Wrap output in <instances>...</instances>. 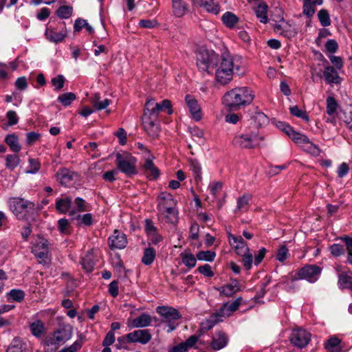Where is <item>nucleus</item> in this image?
I'll return each instance as SVG.
<instances>
[{"label":"nucleus","mask_w":352,"mask_h":352,"mask_svg":"<svg viewBox=\"0 0 352 352\" xmlns=\"http://www.w3.org/2000/svg\"><path fill=\"white\" fill-rule=\"evenodd\" d=\"M100 94L96 93L91 98V102L96 110H102L106 109L110 104V100L107 98L102 101L100 100Z\"/></svg>","instance_id":"38"},{"label":"nucleus","mask_w":352,"mask_h":352,"mask_svg":"<svg viewBox=\"0 0 352 352\" xmlns=\"http://www.w3.org/2000/svg\"><path fill=\"white\" fill-rule=\"evenodd\" d=\"M228 239L231 246L234 249L238 255H243L248 252L249 248L241 236H234L228 233Z\"/></svg>","instance_id":"13"},{"label":"nucleus","mask_w":352,"mask_h":352,"mask_svg":"<svg viewBox=\"0 0 352 352\" xmlns=\"http://www.w3.org/2000/svg\"><path fill=\"white\" fill-rule=\"evenodd\" d=\"M322 269L316 265H305L298 270V277H292V280L303 279L309 283H315L319 278Z\"/></svg>","instance_id":"6"},{"label":"nucleus","mask_w":352,"mask_h":352,"mask_svg":"<svg viewBox=\"0 0 352 352\" xmlns=\"http://www.w3.org/2000/svg\"><path fill=\"white\" fill-rule=\"evenodd\" d=\"M45 35L49 41L58 43L63 42L67 36V30L65 28L61 32H57L54 28L50 26L46 28Z\"/></svg>","instance_id":"20"},{"label":"nucleus","mask_w":352,"mask_h":352,"mask_svg":"<svg viewBox=\"0 0 352 352\" xmlns=\"http://www.w3.org/2000/svg\"><path fill=\"white\" fill-rule=\"evenodd\" d=\"M157 208L159 213L164 212L165 210L175 207L177 201L173 195L167 192H162L157 197Z\"/></svg>","instance_id":"9"},{"label":"nucleus","mask_w":352,"mask_h":352,"mask_svg":"<svg viewBox=\"0 0 352 352\" xmlns=\"http://www.w3.org/2000/svg\"><path fill=\"white\" fill-rule=\"evenodd\" d=\"M56 13L59 18L67 19L72 15L73 8L70 6H61L57 9Z\"/></svg>","instance_id":"47"},{"label":"nucleus","mask_w":352,"mask_h":352,"mask_svg":"<svg viewBox=\"0 0 352 352\" xmlns=\"http://www.w3.org/2000/svg\"><path fill=\"white\" fill-rule=\"evenodd\" d=\"M26 349V344L19 338H14L6 352H24Z\"/></svg>","instance_id":"39"},{"label":"nucleus","mask_w":352,"mask_h":352,"mask_svg":"<svg viewBox=\"0 0 352 352\" xmlns=\"http://www.w3.org/2000/svg\"><path fill=\"white\" fill-rule=\"evenodd\" d=\"M219 316H217V312L215 315L212 316L210 318L206 320L201 324V329L204 331L210 330L219 320Z\"/></svg>","instance_id":"48"},{"label":"nucleus","mask_w":352,"mask_h":352,"mask_svg":"<svg viewBox=\"0 0 352 352\" xmlns=\"http://www.w3.org/2000/svg\"><path fill=\"white\" fill-rule=\"evenodd\" d=\"M44 324L40 320L32 322L30 325L31 332L36 337L41 336L44 332Z\"/></svg>","instance_id":"46"},{"label":"nucleus","mask_w":352,"mask_h":352,"mask_svg":"<svg viewBox=\"0 0 352 352\" xmlns=\"http://www.w3.org/2000/svg\"><path fill=\"white\" fill-rule=\"evenodd\" d=\"M241 302L242 298L239 297L230 304L224 303L217 311V316H219V318L230 316L232 313L238 309L239 307L241 304Z\"/></svg>","instance_id":"21"},{"label":"nucleus","mask_w":352,"mask_h":352,"mask_svg":"<svg viewBox=\"0 0 352 352\" xmlns=\"http://www.w3.org/2000/svg\"><path fill=\"white\" fill-rule=\"evenodd\" d=\"M29 166L28 168L25 170V173L27 174H35L36 173L40 168L41 164L38 160L34 158H29Z\"/></svg>","instance_id":"59"},{"label":"nucleus","mask_w":352,"mask_h":352,"mask_svg":"<svg viewBox=\"0 0 352 352\" xmlns=\"http://www.w3.org/2000/svg\"><path fill=\"white\" fill-rule=\"evenodd\" d=\"M289 111L290 113L294 116L300 118L306 122H308L309 120V118L307 112L302 111L296 105L290 107Z\"/></svg>","instance_id":"57"},{"label":"nucleus","mask_w":352,"mask_h":352,"mask_svg":"<svg viewBox=\"0 0 352 352\" xmlns=\"http://www.w3.org/2000/svg\"><path fill=\"white\" fill-rule=\"evenodd\" d=\"M316 5L311 0H304L303 14L307 17H311L315 13Z\"/></svg>","instance_id":"55"},{"label":"nucleus","mask_w":352,"mask_h":352,"mask_svg":"<svg viewBox=\"0 0 352 352\" xmlns=\"http://www.w3.org/2000/svg\"><path fill=\"white\" fill-rule=\"evenodd\" d=\"M221 20L223 24L230 29L233 28L239 22L237 16L231 12H225L221 16Z\"/></svg>","instance_id":"37"},{"label":"nucleus","mask_w":352,"mask_h":352,"mask_svg":"<svg viewBox=\"0 0 352 352\" xmlns=\"http://www.w3.org/2000/svg\"><path fill=\"white\" fill-rule=\"evenodd\" d=\"M60 342L56 340V337L53 334L52 336L46 338L44 342L45 349L48 352H52L56 351Z\"/></svg>","instance_id":"41"},{"label":"nucleus","mask_w":352,"mask_h":352,"mask_svg":"<svg viewBox=\"0 0 352 352\" xmlns=\"http://www.w3.org/2000/svg\"><path fill=\"white\" fill-rule=\"evenodd\" d=\"M190 169L192 170L195 178H201V166L200 163L197 160H190Z\"/></svg>","instance_id":"62"},{"label":"nucleus","mask_w":352,"mask_h":352,"mask_svg":"<svg viewBox=\"0 0 352 352\" xmlns=\"http://www.w3.org/2000/svg\"><path fill=\"white\" fill-rule=\"evenodd\" d=\"M127 338L129 343L138 342L146 344L151 341L152 336L148 329H138L127 333Z\"/></svg>","instance_id":"10"},{"label":"nucleus","mask_w":352,"mask_h":352,"mask_svg":"<svg viewBox=\"0 0 352 352\" xmlns=\"http://www.w3.org/2000/svg\"><path fill=\"white\" fill-rule=\"evenodd\" d=\"M65 82V78L62 74H59L51 80V82L54 87L55 91L61 90L64 87Z\"/></svg>","instance_id":"60"},{"label":"nucleus","mask_w":352,"mask_h":352,"mask_svg":"<svg viewBox=\"0 0 352 352\" xmlns=\"http://www.w3.org/2000/svg\"><path fill=\"white\" fill-rule=\"evenodd\" d=\"M8 296L12 298V300L21 302L24 300L25 292L22 289H13L10 291Z\"/></svg>","instance_id":"56"},{"label":"nucleus","mask_w":352,"mask_h":352,"mask_svg":"<svg viewBox=\"0 0 352 352\" xmlns=\"http://www.w3.org/2000/svg\"><path fill=\"white\" fill-rule=\"evenodd\" d=\"M172 7L176 17L183 16L188 10V4L184 0H172Z\"/></svg>","instance_id":"29"},{"label":"nucleus","mask_w":352,"mask_h":352,"mask_svg":"<svg viewBox=\"0 0 352 352\" xmlns=\"http://www.w3.org/2000/svg\"><path fill=\"white\" fill-rule=\"evenodd\" d=\"M318 19L323 27L331 25L329 14L326 10H320L318 13Z\"/></svg>","instance_id":"61"},{"label":"nucleus","mask_w":352,"mask_h":352,"mask_svg":"<svg viewBox=\"0 0 352 352\" xmlns=\"http://www.w3.org/2000/svg\"><path fill=\"white\" fill-rule=\"evenodd\" d=\"M156 251L153 248L148 247L144 249L143 256L142 258V262L145 265H151L155 258Z\"/></svg>","instance_id":"40"},{"label":"nucleus","mask_w":352,"mask_h":352,"mask_svg":"<svg viewBox=\"0 0 352 352\" xmlns=\"http://www.w3.org/2000/svg\"><path fill=\"white\" fill-rule=\"evenodd\" d=\"M152 318L148 314H142L138 317L132 320L131 327L133 328H143L151 325Z\"/></svg>","instance_id":"28"},{"label":"nucleus","mask_w":352,"mask_h":352,"mask_svg":"<svg viewBox=\"0 0 352 352\" xmlns=\"http://www.w3.org/2000/svg\"><path fill=\"white\" fill-rule=\"evenodd\" d=\"M81 264L83 269L86 270V272H92L95 265L92 254H88L85 257H83L81 261Z\"/></svg>","instance_id":"51"},{"label":"nucleus","mask_w":352,"mask_h":352,"mask_svg":"<svg viewBox=\"0 0 352 352\" xmlns=\"http://www.w3.org/2000/svg\"><path fill=\"white\" fill-rule=\"evenodd\" d=\"M338 286L340 289H352V276L346 272L339 273Z\"/></svg>","instance_id":"30"},{"label":"nucleus","mask_w":352,"mask_h":352,"mask_svg":"<svg viewBox=\"0 0 352 352\" xmlns=\"http://www.w3.org/2000/svg\"><path fill=\"white\" fill-rule=\"evenodd\" d=\"M21 162L19 155H7L6 157V166L7 168L13 170Z\"/></svg>","instance_id":"45"},{"label":"nucleus","mask_w":352,"mask_h":352,"mask_svg":"<svg viewBox=\"0 0 352 352\" xmlns=\"http://www.w3.org/2000/svg\"><path fill=\"white\" fill-rule=\"evenodd\" d=\"M57 175L62 185L68 186L77 176V173L67 168H62L57 173Z\"/></svg>","instance_id":"27"},{"label":"nucleus","mask_w":352,"mask_h":352,"mask_svg":"<svg viewBox=\"0 0 352 352\" xmlns=\"http://www.w3.org/2000/svg\"><path fill=\"white\" fill-rule=\"evenodd\" d=\"M56 340L64 343L69 340L72 336V327L70 325H63L54 333Z\"/></svg>","instance_id":"23"},{"label":"nucleus","mask_w":352,"mask_h":352,"mask_svg":"<svg viewBox=\"0 0 352 352\" xmlns=\"http://www.w3.org/2000/svg\"><path fill=\"white\" fill-rule=\"evenodd\" d=\"M342 239L345 242L346 249L348 253L347 261L352 265V238L344 236Z\"/></svg>","instance_id":"64"},{"label":"nucleus","mask_w":352,"mask_h":352,"mask_svg":"<svg viewBox=\"0 0 352 352\" xmlns=\"http://www.w3.org/2000/svg\"><path fill=\"white\" fill-rule=\"evenodd\" d=\"M72 199L70 197L58 198L56 200V209L63 214L69 212L72 210Z\"/></svg>","instance_id":"25"},{"label":"nucleus","mask_w":352,"mask_h":352,"mask_svg":"<svg viewBox=\"0 0 352 352\" xmlns=\"http://www.w3.org/2000/svg\"><path fill=\"white\" fill-rule=\"evenodd\" d=\"M155 104L156 108L160 112L167 111L168 115L173 113L172 104L169 100H164L161 102H155Z\"/></svg>","instance_id":"58"},{"label":"nucleus","mask_w":352,"mask_h":352,"mask_svg":"<svg viewBox=\"0 0 352 352\" xmlns=\"http://www.w3.org/2000/svg\"><path fill=\"white\" fill-rule=\"evenodd\" d=\"M157 312L164 318V322H173L182 317L179 312L171 307L159 306L157 307Z\"/></svg>","instance_id":"14"},{"label":"nucleus","mask_w":352,"mask_h":352,"mask_svg":"<svg viewBox=\"0 0 352 352\" xmlns=\"http://www.w3.org/2000/svg\"><path fill=\"white\" fill-rule=\"evenodd\" d=\"M142 124L146 133L153 138H157L160 133L161 129L157 120L151 119L149 117H142Z\"/></svg>","instance_id":"12"},{"label":"nucleus","mask_w":352,"mask_h":352,"mask_svg":"<svg viewBox=\"0 0 352 352\" xmlns=\"http://www.w3.org/2000/svg\"><path fill=\"white\" fill-rule=\"evenodd\" d=\"M252 91L247 87H236L227 91L223 98L224 104L231 109H238L250 104L254 100Z\"/></svg>","instance_id":"2"},{"label":"nucleus","mask_w":352,"mask_h":352,"mask_svg":"<svg viewBox=\"0 0 352 352\" xmlns=\"http://www.w3.org/2000/svg\"><path fill=\"white\" fill-rule=\"evenodd\" d=\"M302 148L307 153H309L312 156L318 157L320 155L321 153V150L316 144L311 142L309 139L307 142H306Z\"/></svg>","instance_id":"44"},{"label":"nucleus","mask_w":352,"mask_h":352,"mask_svg":"<svg viewBox=\"0 0 352 352\" xmlns=\"http://www.w3.org/2000/svg\"><path fill=\"white\" fill-rule=\"evenodd\" d=\"M76 99V96L74 93L67 92L58 96L57 101L61 103L64 107L69 106L72 102Z\"/></svg>","instance_id":"42"},{"label":"nucleus","mask_w":352,"mask_h":352,"mask_svg":"<svg viewBox=\"0 0 352 352\" xmlns=\"http://www.w3.org/2000/svg\"><path fill=\"white\" fill-rule=\"evenodd\" d=\"M331 254L334 256H340L344 255L345 249L343 245L339 243H334L329 247Z\"/></svg>","instance_id":"63"},{"label":"nucleus","mask_w":352,"mask_h":352,"mask_svg":"<svg viewBox=\"0 0 352 352\" xmlns=\"http://www.w3.org/2000/svg\"><path fill=\"white\" fill-rule=\"evenodd\" d=\"M324 348L328 352H342L341 340L332 336L324 343Z\"/></svg>","instance_id":"31"},{"label":"nucleus","mask_w":352,"mask_h":352,"mask_svg":"<svg viewBox=\"0 0 352 352\" xmlns=\"http://www.w3.org/2000/svg\"><path fill=\"white\" fill-rule=\"evenodd\" d=\"M197 6L204 8L206 12L213 14H218L220 12V6L214 0H191Z\"/></svg>","instance_id":"18"},{"label":"nucleus","mask_w":352,"mask_h":352,"mask_svg":"<svg viewBox=\"0 0 352 352\" xmlns=\"http://www.w3.org/2000/svg\"><path fill=\"white\" fill-rule=\"evenodd\" d=\"M9 207L12 212L19 219H23L25 217V212L34 210V203L23 198L14 197L8 201Z\"/></svg>","instance_id":"5"},{"label":"nucleus","mask_w":352,"mask_h":352,"mask_svg":"<svg viewBox=\"0 0 352 352\" xmlns=\"http://www.w3.org/2000/svg\"><path fill=\"white\" fill-rule=\"evenodd\" d=\"M267 10L268 6L265 2L260 3L254 8L256 16L262 23H267L268 21Z\"/></svg>","instance_id":"33"},{"label":"nucleus","mask_w":352,"mask_h":352,"mask_svg":"<svg viewBox=\"0 0 352 352\" xmlns=\"http://www.w3.org/2000/svg\"><path fill=\"white\" fill-rule=\"evenodd\" d=\"M82 28H86L87 31L89 34H93L94 32V28L87 23L86 20L81 18H78L74 23V32H80Z\"/></svg>","instance_id":"43"},{"label":"nucleus","mask_w":352,"mask_h":352,"mask_svg":"<svg viewBox=\"0 0 352 352\" xmlns=\"http://www.w3.org/2000/svg\"><path fill=\"white\" fill-rule=\"evenodd\" d=\"M274 30L276 33L287 38L294 37L298 33V29L296 28V25L285 21L283 17L278 23L274 25Z\"/></svg>","instance_id":"8"},{"label":"nucleus","mask_w":352,"mask_h":352,"mask_svg":"<svg viewBox=\"0 0 352 352\" xmlns=\"http://www.w3.org/2000/svg\"><path fill=\"white\" fill-rule=\"evenodd\" d=\"M263 140V137L259 135L258 133H245L236 135L232 140V144L239 148L250 149L259 146L261 141Z\"/></svg>","instance_id":"4"},{"label":"nucleus","mask_w":352,"mask_h":352,"mask_svg":"<svg viewBox=\"0 0 352 352\" xmlns=\"http://www.w3.org/2000/svg\"><path fill=\"white\" fill-rule=\"evenodd\" d=\"M324 77L327 83H338L339 76L335 68L332 66H327L325 67L323 72Z\"/></svg>","instance_id":"34"},{"label":"nucleus","mask_w":352,"mask_h":352,"mask_svg":"<svg viewBox=\"0 0 352 352\" xmlns=\"http://www.w3.org/2000/svg\"><path fill=\"white\" fill-rule=\"evenodd\" d=\"M116 157L117 170L128 177H131L137 174V159L130 153H118L116 155Z\"/></svg>","instance_id":"3"},{"label":"nucleus","mask_w":352,"mask_h":352,"mask_svg":"<svg viewBox=\"0 0 352 352\" xmlns=\"http://www.w3.org/2000/svg\"><path fill=\"white\" fill-rule=\"evenodd\" d=\"M111 249H123L126 246L127 239L124 233L115 230L113 234L109 237Z\"/></svg>","instance_id":"16"},{"label":"nucleus","mask_w":352,"mask_h":352,"mask_svg":"<svg viewBox=\"0 0 352 352\" xmlns=\"http://www.w3.org/2000/svg\"><path fill=\"white\" fill-rule=\"evenodd\" d=\"M234 281H235V285L228 284V285L216 288V289L219 292L221 295L225 296L226 297H230L239 290L238 280L235 279Z\"/></svg>","instance_id":"32"},{"label":"nucleus","mask_w":352,"mask_h":352,"mask_svg":"<svg viewBox=\"0 0 352 352\" xmlns=\"http://www.w3.org/2000/svg\"><path fill=\"white\" fill-rule=\"evenodd\" d=\"M153 158L154 157H153L152 159H146L142 166L144 173L146 175L147 178L151 180L157 179L160 176V170L154 164L153 162Z\"/></svg>","instance_id":"22"},{"label":"nucleus","mask_w":352,"mask_h":352,"mask_svg":"<svg viewBox=\"0 0 352 352\" xmlns=\"http://www.w3.org/2000/svg\"><path fill=\"white\" fill-rule=\"evenodd\" d=\"M251 120L256 128L263 127L269 123L268 117L258 108L252 113Z\"/></svg>","instance_id":"26"},{"label":"nucleus","mask_w":352,"mask_h":352,"mask_svg":"<svg viewBox=\"0 0 352 352\" xmlns=\"http://www.w3.org/2000/svg\"><path fill=\"white\" fill-rule=\"evenodd\" d=\"M338 107V104L336 100L332 97L329 96L327 98V113L329 116L333 115Z\"/></svg>","instance_id":"54"},{"label":"nucleus","mask_w":352,"mask_h":352,"mask_svg":"<svg viewBox=\"0 0 352 352\" xmlns=\"http://www.w3.org/2000/svg\"><path fill=\"white\" fill-rule=\"evenodd\" d=\"M229 338L223 331H217L212 337L211 347L215 351H219L226 347L228 343Z\"/></svg>","instance_id":"17"},{"label":"nucleus","mask_w":352,"mask_h":352,"mask_svg":"<svg viewBox=\"0 0 352 352\" xmlns=\"http://www.w3.org/2000/svg\"><path fill=\"white\" fill-rule=\"evenodd\" d=\"M215 256V252L210 250L200 251L196 255V257L198 260L206 261L208 262L213 261Z\"/></svg>","instance_id":"53"},{"label":"nucleus","mask_w":352,"mask_h":352,"mask_svg":"<svg viewBox=\"0 0 352 352\" xmlns=\"http://www.w3.org/2000/svg\"><path fill=\"white\" fill-rule=\"evenodd\" d=\"M160 214L164 217L166 222L168 223L176 224L178 222L179 212L175 207L166 210Z\"/></svg>","instance_id":"36"},{"label":"nucleus","mask_w":352,"mask_h":352,"mask_svg":"<svg viewBox=\"0 0 352 352\" xmlns=\"http://www.w3.org/2000/svg\"><path fill=\"white\" fill-rule=\"evenodd\" d=\"M197 66L201 72L211 73L214 68L229 69L236 71V75L245 72L242 58L233 56L229 52H224L219 56L213 51L201 50L197 56Z\"/></svg>","instance_id":"1"},{"label":"nucleus","mask_w":352,"mask_h":352,"mask_svg":"<svg viewBox=\"0 0 352 352\" xmlns=\"http://www.w3.org/2000/svg\"><path fill=\"white\" fill-rule=\"evenodd\" d=\"M5 142L9 146L10 150L14 153H19L21 150L18 136L14 133L7 135L5 138Z\"/></svg>","instance_id":"35"},{"label":"nucleus","mask_w":352,"mask_h":352,"mask_svg":"<svg viewBox=\"0 0 352 352\" xmlns=\"http://www.w3.org/2000/svg\"><path fill=\"white\" fill-rule=\"evenodd\" d=\"M292 141L298 144V146H300V147H302L303 145L307 142L309 138L307 135H304V134H302L300 133H298L297 131H294L291 138H290Z\"/></svg>","instance_id":"52"},{"label":"nucleus","mask_w":352,"mask_h":352,"mask_svg":"<svg viewBox=\"0 0 352 352\" xmlns=\"http://www.w3.org/2000/svg\"><path fill=\"white\" fill-rule=\"evenodd\" d=\"M75 208H72L69 212V215H74L77 212H84L87 210L86 208V202L85 201L80 197H76L74 200Z\"/></svg>","instance_id":"50"},{"label":"nucleus","mask_w":352,"mask_h":352,"mask_svg":"<svg viewBox=\"0 0 352 352\" xmlns=\"http://www.w3.org/2000/svg\"><path fill=\"white\" fill-rule=\"evenodd\" d=\"M160 111L156 108L155 101L153 98L147 99L145 103L143 117L157 120Z\"/></svg>","instance_id":"24"},{"label":"nucleus","mask_w":352,"mask_h":352,"mask_svg":"<svg viewBox=\"0 0 352 352\" xmlns=\"http://www.w3.org/2000/svg\"><path fill=\"white\" fill-rule=\"evenodd\" d=\"M186 104L189 109V111L196 121H199L201 119V111L198 104L197 100L192 96L187 94L185 97Z\"/></svg>","instance_id":"19"},{"label":"nucleus","mask_w":352,"mask_h":352,"mask_svg":"<svg viewBox=\"0 0 352 352\" xmlns=\"http://www.w3.org/2000/svg\"><path fill=\"white\" fill-rule=\"evenodd\" d=\"M181 257L183 263L188 268H192L196 265L197 257H195L192 254L182 253Z\"/></svg>","instance_id":"49"},{"label":"nucleus","mask_w":352,"mask_h":352,"mask_svg":"<svg viewBox=\"0 0 352 352\" xmlns=\"http://www.w3.org/2000/svg\"><path fill=\"white\" fill-rule=\"evenodd\" d=\"M289 340L293 345L302 349L305 347L311 340V333L301 328L296 329L292 331Z\"/></svg>","instance_id":"7"},{"label":"nucleus","mask_w":352,"mask_h":352,"mask_svg":"<svg viewBox=\"0 0 352 352\" xmlns=\"http://www.w3.org/2000/svg\"><path fill=\"white\" fill-rule=\"evenodd\" d=\"M50 246V243L47 239L40 238L37 244L33 247L32 252L36 257L45 263L48 258Z\"/></svg>","instance_id":"11"},{"label":"nucleus","mask_w":352,"mask_h":352,"mask_svg":"<svg viewBox=\"0 0 352 352\" xmlns=\"http://www.w3.org/2000/svg\"><path fill=\"white\" fill-rule=\"evenodd\" d=\"M215 80L222 85H226L232 81L234 75H236V71L229 69L214 68Z\"/></svg>","instance_id":"15"}]
</instances>
